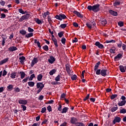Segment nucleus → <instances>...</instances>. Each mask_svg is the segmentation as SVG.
<instances>
[{"mask_svg": "<svg viewBox=\"0 0 126 126\" xmlns=\"http://www.w3.org/2000/svg\"><path fill=\"white\" fill-rule=\"evenodd\" d=\"M34 41H35L34 43H36L37 44V45L38 47V48H41V43H40V42H39V41L36 42V41H37V40H35Z\"/></svg>", "mask_w": 126, "mask_h": 126, "instance_id": "obj_41", "label": "nucleus"}, {"mask_svg": "<svg viewBox=\"0 0 126 126\" xmlns=\"http://www.w3.org/2000/svg\"><path fill=\"white\" fill-rule=\"evenodd\" d=\"M28 32H29L30 33H31V32H34V30L31 28V27H29L28 28Z\"/></svg>", "mask_w": 126, "mask_h": 126, "instance_id": "obj_44", "label": "nucleus"}, {"mask_svg": "<svg viewBox=\"0 0 126 126\" xmlns=\"http://www.w3.org/2000/svg\"><path fill=\"white\" fill-rule=\"evenodd\" d=\"M73 25L74 26V27H78V24L75 22L73 23Z\"/></svg>", "mask_w": 126, "mask_h": 126, "instance_id": "obj_64", "label": "nucleus"}, {"mask_svg": "<svg viewBox=\"0 0 126 126\" xmlns=\"http://www.w3.org/2000/svg\"><path fill=\"white\" fill-rule=\"evenodd\" d=\"M68 110V108L67 107H64L63 109V110L62 111V114H65V113H66V112H67V110Z\"/></svg>", "mask_w": 126, "mask_h": 126, "instance_id": "obj_31", "label": "nucleus"}, {"mask_svg": "<svg viewBox=\"0 0 126 126\" xmlns=\"http://www.w3.org/2000/svg\"><path fill=\"white\" fill-rule=\"evenodd\" d=\"M119 69L121 72H126V66H124L123 65H120L119 66Z\"/></svg>", "mask_w": 126, "mask_h": 126, "instance_id": "obj_17", "label": "nucleus"}, {"mask_svg": "<svg viewBox=\"0 0 126 126\" xmlns=\"http://www.w3.org/2000/svg\"><path fill=\"white\" fill-rule=\"evenodd\" d=\"M42 78H43V75L42 74H39L37 76V80L38 81H41L42 80Z\"/></svg>", "mask_w": 126, "mask_h": 126, "instance_id": "obj_29", "label": "nucleus"}, {"mask_svg": "<svg viewBox=\"0 0 126 126\" xmlns=\"http://www.w3.org/2000/svg\"><path fill=\"white\" fill-rule=\"evenodd\" d=\"M78 40L77 39V38L75 37L74 39L72 40V42L73 43H76Z\"/></svg>", "mask_w": 126, "mask_h": 126, "instance_id": "obj_61", "label": "nucleus"}, {"mask_svg": "<svg viewBox=\"0 0 126 126\" xmlns=\"http://www.w3.org/2000/svg\"><path fill=\"white\" fill-rule=\"evenodd\" d=\"M44 85L43 84V83H37L36 84V87L37 89H39V88H41V89H43L44 88Z\"/></svg>", "mask_w": 126, "mask_h": 126, "instance_id": "obj_10", "label": "nucleus"}, {"mask_svg": "<svg viewBox=\"0 0 126 126\" xmlns=\"http://www.w3.org/2000/svg\"><path fill=\"white\" fill-rule=\"evenodd\" d=\"M99 22L100 24H101V25H103V26H105V25L107 24V20H106V19L104 18L101 19Z\"/></svg>", "mask_w": 126, "mask_h": 126, "instance_id": "obj_11", "label": "nucleus"}, {"mask_svg": "<svg viewBox=\"0 0 126 126\" xmlns=\"http://www.w3.org/2000/svg\"><path fill=\"white\" fill-rule=\"evenodd\" d=\"M126 100L121 101V102L118 103V106H119L120 107L122 106H125V105H126Z\"/></svg>", "mask_w": 126, "mask_h": 126, "instance_id": "obj_19", "label": "nucleus"}, {"mask_svg": "<svg viewBox=\"0 0 126 126\" xmlns=\"http://www.w3.org/2000/svg\"><path fill=\"white\" fill-rule=\"evenodd\" d=\"M65 41H66L65 38H62L61 42H62V44H63V45H64L65 44Z\"/></svg>", "mask_w": 126, "mask_h": 126, "instance_id": "obj_52", "label": "nucleus"}, {"mask_svg": "<svg viewBox=\"0 0 126 126\" xmlns=\"http://www.w3.org/2000/svg\"><path fill=\"white\" fill-rule=\"evenodd\" d=\"M75 126H84V124L81 123H77Z\"/></svg>", "mask_w": 126, "mask_h": 126, "instance_id": "obj_46", "label": "nucleus"}, {"mask_svg": "<svg viewBox=\"0 0 126 126\" xmlns=\"http://www.w3.org/2000/svg\"><path fill=\"white\" fill-rule=\"evenodd\" d=\"M20 34H22V35H26V33L27 32H26V31L24 30H22L20 31Z\"/></svg>", "mask_w": 126, "mask_h": 126, "instance_id": "obj_35", "label": "nucleus"}, {"mask_svg": "<svg viewBox=\"0 0 126 126\" xmlns=\"http://www.w3.org/2000/svg\"><path fill=\"white\" fill-rule=\"evenodd\" d=\"M28 84L30 87H34V85H35V83L34 82L30 81L28 83Z\"/></svg>", "mask_w": 126, "mask_h": 126, "instance_id": "obj_25", "label": "nucleus"}, {"mask_svg": "<svg viewBox=\"0 0 126 126\" xmlns=\"http://www.w3.org/2000/svg\"><path fill=\"white\" fill-rule=\"evenodd\" d=\"M56 72H57V69H53L49 72V74L50 75H54Z\"/></svg>", "mask_w": 126, "mask_h": 126, "instance_id": "obj_23", "label": "nucleus"}, {"mask_svg": "<svg viewBox=\"0 0 126 126\" xmlns=\"http://www.w3.org/2000/svg\"><path fill=\"white\" fill-rule=\"evenodd\" d=\"M122 44L123 42H122V41H120V43L118 44V48H121Z\"/></svg>", "mask_w": 126, "mask_h": 126, "instance_id": "obj_62", "label": "nucleus"}, {"mask_svg": "<svg viewBox=\"0 0 126 126\" xmlns=\"http://www.w3.org/2000/svg\"><path fill=\"white\" fill-rule=\"evenodd\" d=\"M55 18L58 20L62 21L63 19H65V18H66V16L63 14H60L59 15H56Z\"/></svg>", "mask_w": 126, "mask_h": 126, "instance_id": "obj_3", "label": "nucleus"}, {"mask_svg": "<svg viewBox=\"0 0 126 126\" xmlns=\"http://www.w3.org/2000/svg\"><path fill=\"white\" fill-rule=\"evenodd\" d=\"M90 95L89 94H87V95L84 98V101H86V100H88L89 99Z\"/></svg>", "mask_w": 126, "mask_h": 126, "instance_id": "obj_56", "label": "nucleus"}, {"mask_svg": "<svg viewBox=\"0 0 126 126\" xmlns=\"http://www.w3.org/2000/svg\"><path fill=\"white\" fill-rule=\"evenodd\" d=\"M14 90H15V92H20V89H19V88L18 87H16L14 88Z\"/></svg>", "mask_w": 126, "mask_h": 126, "instance_id": "obj_47", "label": "nucleus"}, {"mask_svg": "<svg viewBox=\"0 0 126 126\" xmlns=\"http://www.w3.org/2000/svg\"><path fill=\"white\" fill-rule=\"evenodd\" d=\"M31 15L29 14H27L25 15H24L22 16L20 19H19V22H22V21H23L24 20H25L26 19H28L30 17Z\"/></svg>", "mask_w": 126, "mask_h": 126, "instance_id": "obj_4", "label": "nucleus"}, {"mask_svg": "<svg viewBox=\"0 0 126 126\" xmlns=\"http://www.w3.org/2000/svg\"><path fill=\"white\" fill-rule=\"evenodd\" d=\"M35 22L37 23V24H42V23H44V21H42L39 19H36Z\"/></svg>", "mask_w": 126, "mask_h": 126, "instance_id": "obj_32", "label": "nucleus"}, {"mask_svg": "<svg viewBox=\"0 0 126 126\" xmlns=\"http://www.w3.org/2000/svg\"><path fill=\"white\" fill-rule=\"evenodd\" d=\"M123 58V55L121 54H118L115 57V60L117 61V60H119L120 59H122Z\"/></svg>", "mask_w": 126, "mask_h": 126, "instance_id": "obj_21", "label": "nucleus"}, {"mask_svg": "<svg viewBox=\"0 0 126 126\" xmlns=\"http://www.w3.org/2000/svg\"><path fill=\"white\" fill-rule=\"evenodd\" d=\"M37 63H38V58H33L31 64V66H32V67H33L34 66V65L36 64Z\"/></svg>", "mask_w": 126, "mask_h": 126, "instance_id": "obj_7", "label": "nucleus"}, {"mask_svg": "<svg viewBox=\"0 0 126 126\" xmlns=\"http://www.w3.org/2000/svg\"><path fill=\"white\" fill-rule=\"evenodd\" d=\"M77 76L76 75H74L71 77L72 80H76Z\"/></svg>", "mask_w": 126, "mask_h": 126, "instance_id": "obj_57", "label": "nucleus"}, {"mask_svg": "<svg viewBox=\"0 0 126 126\" xmlns=\"http://www.w3.org/2000/svg\"><path fill=\"white\" fill-rule=\"evenodd\" d=\"M120 114H126V110L125 109H121L120 111Z\"/></svg>", "mask_w": 126, "mask_h": 126, "instance_id": "obj_43", "label": "nucleus"}, {"mask_svg": "<svg viewBox=\"0 0 126 126\" xmlns=\"http://www.w3.org/2000/svg\"><path fill=\"white\" fill-rule=\"evenodd\" d=\"M67 25V24H63L60 25V27L61 28H62V29H64V28L66 27Z\"/></svg>", "mask_w": 126, "mask_h": 126, "instance_id": "obj_37", "label": "nucleus"}, {"mask_svg": "<svg viewBox=\"0 0 126 126\" xmlns=\"http://www.w3.org/2000/svg\"><path fill=\"white\" fill-rule=\"evenodd\" d=\"M58 36L60 38H62V37H63V32H59L58 33Z\"/></svg>", "mask_w": 126, "mask_h": 126, "instance_id": "obj_45", "label": "nucleus"}, {"mask_svg": "<svg viewBox=\"0 0 126 126\" xmlns=\"http://www.w3.org/2000/svg\"><path fill=\"white\" fill-rule=\"evenodd\" d=\"M21 107L23 108V111H26V109L27 108V107L25 106V105H21Z\"/></svg>", "mask_w": 126, "mask_h": 126, "instance_id": "obj_49", "label": "nucleus"}, {"mask_svg": "<svg viewBox=\"0 0 126 126\" xmlns=\"http://www.w3.org/2000/svg\"><path fill=\"white\" fill-rule=\"evenodd\" d=\"M8 61V59L5 58L3 59V60L0 61V65H1V64H3V63H5Z\"/></svg>", "mask_w": 126, "mask_h": 126, "instance_id": "obj_24", "label": "nucleus"}, {"mask_svg": "<svg viewBox=\"0 0 126 126\" xmlns=\"http://www.w3.org/2000/svg\"><path fill=\"white\" fill-rule=\"evenodd\" d=\"M86 25L89 29H91L94 28V27L96 25V23L95 21L89 22L86 23Z\"/></svg>", "mask_w": 126, "mask_h": 126, "instance_id": "obj_2", "label": "nucleus"}, {"mask_svg": "<svg viewBox=\"0 0 126 126\" xmlns=\"http://www.w3.org/2000/svg\"><path fill=\"white\" fill-rule=\"evenodd\" d=\"M118 25L120 27H123V26H124V22H119L118 23Z\"/></svg>", "mask_w": 126, "mask_h": 126, "instance_id": "obj_51", "label": "nucleus"}, {"mask_svg": "<svg viewBox=\"0 0 126 126\" xmlns=\"http://www.w3.org/2000/svg\"><path fill=\"white\" fill-rule=\"evenodd\" d=\"M117 97H118V94H112L110 96V98L111 100H114V99H115V98H117Z\"/></svg>", "mask_w": 126, "mask_h": 126, "instance_id": "obj_38", "label": "nucleus"}, {"mask_svg": "<svg viewBox=\"0 0 126 126\" xmlns=\"http://www.w3.org/2000/svg\"><path fill=\"white\" fill-rule=\"evenodd\" d=\"M19 12L20 13H21L22 14H25V12L22 8L19 9Z\"/></svg>", "mask_w": 126, "mask_h": 126, "instance_id": "obj_48", "label": "nucleus"}, {"mask_svg": "<svg viewBox=\"0 0 126 126\" xmlns=\"http://www.w3.org/2000/svg\"><path fill=\"white\" fill-rule=\"evenodd\" d=\"M46 110H47V109L46 108V107L42 108L41 109V113H45V112H46Z\"/></svg>", "mask_w": 126, "mask_h": 126, "instance_id": "obj_55", "label": "nucleus"}, {"mask_svg": "<svg viewBox=\"0 0 126 126\" xmlns=\"http://www.w3.org/2000/svg\"><path fill=\"white\" fill-rule=\"evenodd\" d=\"M42 48L44 51H46V52H48L49 51V47L47 45H45L42 47Z\"/></svg>", "mask_w": 126, "mask_h": 126, "instance_id": "obj_36", "label": "nucleus"}, {"mask_svg": "<svg viewBox=\"0 0 126 126\" xmlns=\"http://www.w3.org/2000/svg\"><path fill=\"white\" fill-rule=\"evenodd\" d=\"M19 104L21 105H27V100L25 99H20L19 100Z\"/></svg>", "mask_w": 126, "mask_h": 126, "instance_id": "obj_8", "label": "nucleus"}, {"mask_svg": "<svg viewBox=\"0 0 126 126\" xmlns=\"http://www.w3.org/2000/svg\"><path fill=\"white\" fill-rule=\"evenodd\" d=\"M20 74H21V79H23V78L25 77V75H26V74H25V72H20Z\"/></svg>", "mask_w": 126, "mask_h": 126, "instance_id": "obj_30", "label": "nucleus"}, {"mask_svg": "<svg viewBox=\"0 0 126 126\" xmlns=\"http://www.w3.org/2000/svg\"><path fill=\"white\" fill-rule=\"evenodd\" d=\"M35 77V74H32L31 75L29 78L30 81H32L33 80V78H34Z\"/></svg>", "mask_w": 126, "mask_h": 126, "instance_id": "obj_39", "label": "nucleus"}, {"mask_svg": "<svg viewBox=\"0 0 126 126\" xmlns=\"http://www.w3.org/2000/svg\"><path fill=\"white\" fill-rule=\"evenodd\" d=\"M77 119L75 117H71L70 118V123L72 124V125H76L77 123Z\"/></svg>", "mask_w": 126, "mask_h": 126, "instance_id": "obj_6", "label": "nucleus"}, {"mask_svg": "<svg viewBox=\"0 0 126 126\" xmlns=\"http://www.w3.org/2000/svg\"><path fill=\"white\" fill-rule=\"evenodd\" d=\"M100 5L99 4H95L93 6L89 5L87 7V8L90 11H91V10H93L94 12H98L99 10H100Z\"/></svg>", "mask_w": 126, "mask_h": 126, "instance_id": "obj_1", "label": "nucleus"}, {"mask_svg": "<svg viewBox=\"0 0 126 126\" xmlns=\"http://www.w3.org/2000/svg\"><path fill=\"white\" fill-rule=\"evenodd\" d=\"M0 4L2 6H4V5L5 4V1L3 0L0 1Z\"/></svg>", "mask_w": 126, "mask_h": 126, "instance_id": "obj_50", "label": "nucleus"}, {"mask_svg": "<svg viewBox=\"0 0 126 126\" xmlns=\"http://www.w3.org/2000/svg\"><path fill=\"white\" fill-rule=\"evenodd\" d=\"M58 111H60V112L62 111V105L61 104H59V107L58 108Z\"/></svg>", "mask_w": 126, "mask_h": 126, "instance_id": "obj_59", "label": "nucleus"}, {"mask_svg": "<svg viewBox=\"0 0 126 126\" xmlns=\"http://www.w3.org/2000/svg\"><path fill=\"white\" fill-rule=\"evenodd\" d=\"M25 59H26L25 57L24 56H22V57L19 58V60L20 61H25Z\"/></svg>", "mask_w": 126, "mask_h": 126, "instance_id": "obj_60", "label": "nucleus"}, {"mask_svg": "<svg viewBox=\"0 0 126 126\" xmlns=\"http://www.w3.org/2000/svg\"><path fill=\"white\" fill-rule=\"evenodd\" d=\"M65 66H66V70L67 73H68L69 74H70V73H71V69L70 68V65H69V64H66Z\"/></svg>", "mask_w": 126, "mask_h": 126, "instance_id": "obj_9", "label": "nucleus"}, {"mask_svg": "<svg viewBox=\"0 0 126 126\" xmlns=\"http://www.w3.org/2000/svg\"><path fill=\"white\" fill-rule=\"evenodd\" d=\"M43 18H46L47 15H50V12L46 11L42 14Z\"/></svg>", "mask_w": 126, "mask_h": 126, "instance_id": "obj_27", "label": "nucleus"}, {"mask_svg": "<svg viewBox=\"0 0 126 126\" xmlns=\"http://www.w3.org/2000/svg\"><path fill=\"white\" fill-rule=\"evenodd\" d=\"M47 110L48 111V112H52V107H51V106L49 105L47 107Z\"/></svg>", "mask_w": 126, "mask_h": 126, "instance_id": "obj_54", "label": "nucleus"}, {"mask_svg": "<svg viewBox=\"0 0 126 126\" xmlns=\"http://www.w3.org/2000/svg\"><path fill=\"white\" fill-rule=\"evenodd\" d=\"M8 50L10 52H13L17 50V48L15 46H11L8 48Z\"/></svg>", "mask_w": 126, "mask_h": 126, "instance_id": "obj_16", "label": "nucleus"}, {"mask_svg": "<svg viewBox=\"0 0 126 126\" xmlns=\"http://www.w3.org/2000/svg\"><path fill=\"white\" fill-rule=\"evenodd\" d=\"M5 14H4V13H2L1 14V17L0 18H5Z\"/></svg>", "mask_w": 126, "mask_h": 126, "instance_id": "obj_63", "label": "nucleus"}, {"mask_svg": "<svg viewBox=\"0 0 126 126\" xmlns=\"http://www.w3.org/2000/svg\"><path fill=\"white\" fill-rule=\"evenodd\" d=\"M95 71L96 74H97V75H99V74L101 73V69H97Z\"/></svg>", "mask_w": 126, "mask_h": 126, "instance_id": "obj_53", "label": "nucleus"}, {"mask_svg": "<svg viewBox=\"0 0 126 126\" xmlns=\"http://www.w3.org/2000/svg\"><path fill=\"white\" fill-rule=\"evenodd\" d=\"M55 61H56V59L53 56H50V58L48 59V62H49V63H51V64L53 63L54 62H55Z\"/></svg>", "mask_w": 126, "mask_h": 126, "instance_id": "obj_12", "label": "nucleus"}, {"mask_svg": "<svg viewBox=\"0 0 126 126\" xmlns=\"http://www.w3.org/2000/svg\"><path fill=\"white\" fill-rule=\"evenodd\" d=\"M33 33L31 32L26 34L25 37L26 38H30V37H33Z\"/></svg>", "mask_w": 126, "mask_h": 126, "instance_id": "obj_28", "label": "nucleus"}, {"mask_svg": "<svg viewBox=\"0 0 126 126\" xmlns=\"http://www.w3.org/2000/svg\"><path fill=\"white\" fill-rule=\"evenodd\" d=\"M15 76H16V73L14 72L13 73H11V74H10L11 78L14 79V78H15Z\"/></svg>", "mask_w": 126, "mask_h": 126, "instance_id": "obj_34", "label": "nucleus"}, {"mask_svg": "<svg viewBox=\"0 0 126 126\" xmlns=\"http://www.w3.org/2000/svg\"><path fill=\"white\" fill-rule=\"evenodd\" d=\"M109 12L111 14V15H113V16H117L118 15V13L112 10H109Z\"/></svg>", "mask_w": 126, "mask_h": 126, "instance_id": "obj_15", "label": "nucleus"}, {"mask_svg": "<svg viewBox=\"0 0 126 126\" xmlns=\"http://www.w3.org/2000/svg\"><path fill=\"white\" fill-rule=\"evenodd\" d=\"M73 13H74V14H76L77 16L80 18H82V17H83L82 14H80L79 12H77V11H74Z\"/></svg>", "mask_w": 126, "mask_h": 126, "instance_id": "obj_14", "label": "nucleus"}, {"mask_svg": "<svg viewBox=\"0 0 126 126\" xmlns=\"http://www.w3.org/2000/svg\"><path fill=\"white\" fill-rule=\"evenodd\" d=\"M118 110V105H115L114 107H112L111 109V111L112 112H116Z\"/></svg>", "mask_w": 126, "mask_h": 126, "instance_id": "obj_26", "label": "nucleus"}, {"mask_svg": "<svg viewBox=\"0 0 126 126\" xmlns=\"http://www.w3.org/2000/svg\"><path fill=\"white\" fill-rule=\"evenodd\" d=\"M7 74V72L5 71V70H4L3 71V73H2V76H5Z\"/></svg>", "mask_w": 126, "mask_h": 126, "instance_id": "obj_58", "label": "nucleus"}, {"mask_svg": "<svg viewBox=\"0 0 126 126\" xmlns=\"http://www.w3.org/2000/svg\"><path fill=\"white\" fill-rule=\"evenodd\" d=\"M95 45V46H97V47H98V48H99V49H102V48H104V45L100 43V42H96Z\"/></svg>", "mask_w": 126, "mask_h": 126, "instance_id": "obj_13", "label": "nucleus"}, {"mask_svg": "<svg viewBox=\"0 0 126 126\" xmlns=\"http://www.w3.org/2000/svg\"><path fill=\"white\" fill-rule=\"evenodd\" d=\"M7 88L9 90V91H11L12 89H13V85H9L7 87Z\"/></svg>", "mask_w": 126, "mask_h": 126, "instance_id": "obj_33", "label": "nucleus"}, {"mask_svg": "<svg viewBox=\"0 0 126 126\" xmlns=\"http://www.w3.org/2000/svg\"><path fill=\"white\" fill-rule=\"evenodd\" d=\"M121 120L122 119H121L120 117L116 116L114 118V119L112 123L113 125H115L116 124H117V123H120Z\"/></svg>", "mask_w": 126, "mask_h": 126, "instance_id": "obj_5", "label": "nucleus"}, {"mask_svg": "<svg viewBox=\"0 0 126 126\" xmlns=\"http://www.w3.org/2000/svg\"><path fill=\"white\" fill-rule=\"evenodd\" d=\"M100 74L102 76H106V75L107 74V70H105V69L101 70L100 72Z\"/></svg>", "mask_w": 126, "mask_h": 126, "instance_id": "obj_18", "label": "nucleus"}, {"mask_svg": "<svg viewBox=\"0 0 126 126\" xmlns=\"http://www.w3.org/2000/svg\"><path fill=\"white\" fill-rule=\"evenodd\" d=\"M101 63L100 62H98L97 63L95 64L94 66V71H96L98 69V68L99 67V65H100V64Z\"/></svg>", "mask_w": 126, "mask_h": 126, "instance_id": "obj_22", "label": "nucleus"}, {"mask_svg": "<svg viewBox=\"0 0 126 126\" xmlns=\"http://www.w3.org/2000/svg\"><path fill=\"white\" fill-rule=\"evenodd\" d=\"M56 81H60L61 80V75H58L56 78H55Z\"/></svg>", "mask_w": 126, "mask_h": 126, "instance_id": "obj_40", "label": "nucleus"}, {"mask_svg": "<svg viewBox=\"0 0 126 126\" xmlns=\"http://www.w3.org/2000/svg\"><path fill=\"white\" fill-rule=\"evenodd\" d=\"M110 52L112 54H115L116 53V49L115 48H111L110 50Z\"/></svg>", "mask_w": 126, "mask_h": 126, "instance_id": "obj_42", "label": "nucleus"}, {"mask_svg": "<svg viewBox=\"0 0 126 126\" xmlns=\"http://www.w3.org/2000/svg\"><path fill=\"white\" fill-rule=\"evenodd\" d=\"M121 4V1L119 0H116L113 3L114 6H117V5H120Z\"/></svg>", "mask_w": 126, "mask_h": 126, "instance_id": "obj_20", "label": "nucleus"}]
</instances>
